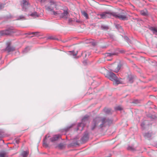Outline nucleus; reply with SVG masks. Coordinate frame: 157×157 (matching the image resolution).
I'll return each mask as SVG.
<instances>
[{
	"mask_svg": "<svg viewBox=\"0 0 157 157\" xmlns=\"http://www.w3.org/2000/svg\"><path fill=\"white\" fill-rule=\"evenodd\" d=\"M107 14L112 16L115 18H118L121 21L127 20L128 19L127 13L126 11L123 10H121L120 12L119 13H117L115 12H104L100 14V15L101 18L104 19L108 17Z\"/></svg>",
	"mask_w": 157,
	"mask_h": 157,
	"instance_id": "obj_1",
	"label": "nucleus"
},
{
	"mask_svg": "<svg viewBox=\"0 0 157 157\" xmlns=\"http://www.w3.org/2000/svg\"><path fill=\"white\" fill-rule=\"evenodd\" d=\"M100 121H101V123L99 127L101 128H102L106 127L107 125H109L111 124L112 120L106 117H96L93 120L91 127V130H94Z\"/></svg>",
	"mask_w": 157,
	"mask_h": 157,
	"instance_id": "obj_2",
	"label": "nucleus"
},
{
	"mask_svg": "<svg viewBox=\"0 0 157 157\" xmlns=\"http://www.w3.org/2000/svg\"><path fill=\"white\" fill-rule=\"evenodd\" d=\"M88 116H85L82 119V122L81 123H79L77 125V130H80L82 131L84 127L87 122H88Z\"/></svg>",
	"mask_w": 157,
	"mask_h": 157,
	"instance_id": "obj_3",
	"label": "nucleus"
},
{
	"mask_svg": "<svg viewBox=\"0 0 157 157\" xmlns=\"http://www.w3.org/2000/svg\"><path fill=\"white\" fill-rule=\"evenodd\" d=\"M107 77L110 80L114 82L115 84L117 85L121 83L120 80V78H118L115 74L112 72H109L108 75Z\"/></svg>",
	"mask_w": 157,
	"mask_h": 157,
	"instance_id": "obj_4",
	"label": "nucleus"
},
{
	"mask_svg": "<svg viewBox=\"0 0 157 157\" xmlns=\"http://www.w3.org/2000/svg\"><path fill=\"white\" fill-rule=\"evenodd\" d=\"M14 32L11 29L2 30L0 31V36L8 35Z\"/></svg>",
	"mask_w": 157,
	"mask_h": 157,
	"instance_id": "obj_5",
	"label": "nucleus"
},
{
	"mask_svg": "<svg viewBox=\"0 0 157 157\" xmlns=\"http://www.w3.org/2000/svg\"><path fill=\"white\" fill-rule=\"evenodd\" d=\"M21 6L22 7V10L26 11L27 8L29 7V3L26 0H23L21 2Z\"/></svg>",
	"mask_w": 157,
	"mask_h": 157,
	"instance_id": "obj_6",
	"label": "nucleus"
},
{
	"mask_svg": "<svg viewBox=\"0 0 157 157\" xmlns=\"http://www.w3.org/2000/svg\"><path fill=\"white\" fill-rule=\"evenodd\" d=\"M89 138V134L87 131H86L84 133V134L82 137L81 139V141L83 143H84L87 141Z\"/></svg>",
	"mask_w": 157,
	"mask_h": 157,
	"instance_id": "obj_7",
	"label": "nucleus"
},
{
	"mask_svg": "<svg viewBox=\"0 0 157 157\" xmlns=\"http://www.w3.org/2000/svg\"><path fill=\"white\" fill-rule=\"evenodd\" d=\"M153 135V133L151 131L145 133L144 135L145 138L148 140L151 139Z\"/></svg>",
	"mask_w": 157,
	"mask_h": 157,
	"instance_id": "obj_8",
	"label": "nucleus"
},
{
	"mask_svg": "<svg viewBox=\"0 0 157 157\" xmlns=\"http://www.w3.org/2000/svg\"><path fill=\"white\" fill-rule=\"evenodd\" d=\"M46 9L48 11H51L52 12V14L54 15L55 16L58 15L59 13L58 11H55L53 10L54 8L53 7H51L50 6H45Z\"/></svg>",
	"mask_w": 157,
	"mask_h": 157,
	"instance_id": "obj_9",
	"label": "nucleus"
},
{
	"mask_svg": "<svg viewBox=\"0 0 157 157\" xmlns=\"http://www.w3.org/2000/svg\"><path fill=\"white\" fill-rule=\"evenodd\" d=\"M50 137V136L48 134H47L45 136L43 140V145L44 147H48V144H47V138H49Z\"/></svg>",
	"mask_w": 157,
	"mask_h": 157,
	"instance_id": "obj_10",
	"label": "nucleus"
},
{
	"mask_svg": "<svg viewBox=\"0 0 157 157\" xmlns=\"http://www.w3.org/2000/svg\"><path fill=\"white\" fill-rule=\"evenodd\" d=\"M61 137V136L60 135H54L50 139V141L53 142L57 140L58 139Z\"/></svg>",
	"mask_w": 157,
	"mask_h": 157,
	"instance_id": "obj_11",
	"label": "nucleus"
},
{
	"mask_svg": "<svg viewBox=\"0 0 157 157\" xmlns=\"http://www.w3.org/2000/svg\"><path fill=\"white\" fill-rule=\"evenodd\" d=\"M15 48L13 47L10 46V45H7L6 48V50L8 52L13 51L15 50Z\"/></svg>",
	"mask_w": 157,
	"mask_h": 157,
	"instance_id": "obj_12",
	"label": "nucleus"
},
{
	"mask_svg": "<svg viewBox=\"0 0 157 157\" xmlns=\"http://www.w3.org/2000/svg\"><path fill=\"white\" fill-rule=\"evenodd\" d=\"M140 14L144 16H147L148 15V11L147 9H144L140 11Z\"/></svg>",
	"mask_w": 157,
	"mask_h": 157,
	"instance_id": "obj_13",
	"label": "nucleus"
},
{
	"mask_svg": "<svg viewBox=\"0 0 157 157\" xmlns=\"http://www.w3.org/2000/svg\"><path fill=\"white\" fill-rule=\"evenodd\" d=\"M68 12L67 11V10H64L63 13H62L60 15V17L65 19H67L68 17Z\"/></svg>",
	"mask_w": 157,
	"mask_h": 157,
	"instance_id": "obj_14",
	"label": "nucleus"
},
{
	"mask_svg": "<svg viewBox=\"0 0 157 157\" xmlns=\"http://www.w3.org/2000/svg\"><path fill=\"white\" fill-rule=\"evenodd\" d=\"M78 53V51H70L68 52V54L71 56H73L74 58H75L77 55Z\"/></svg>",
	"mask_w": 157,
	"mask_h": 157,
	"instance_id": "obj_15",
	"label": "nucleus"
},
{
	"mask_svg": "<svg viewBox=\"0 0 157 157\" xmlns=\"http://www.w3.org/2000/svg\"><path fill=\"white\" fill-rule=\"evenodd\" d=\"M29 154V152L28 151H23L20 155V156L22 157H27Z\"/></svg>",
	"mask_w": 157,
	"mask_h": 157,
	"instance_id": "obj_16",
	"label": "nucleus"
},
{
	"mask_svg": "<svg viewBox=\"0 0 157 157\" xmlns=\"http://www.w3.org/2000/svg\"><path fill=\"white\" fill-rule=\"evenodd\" d=\"M128 82L130 83H132L133 82V76L131 75L128 76Z\"/></svg>",
	"mask_w": 157,
	"mask_h": 157,
	"instance_id": "obj_17",
	"label": "nucleus"
},
{
	"mask_svg": "<svg viewBox=\"0 0 157 157\" xmlns=\"http://www.w3.org/2000/svg\"><path fill=\"white\" fill-rule=\"evenodd\" d=\"M29 16H30L32 17H39V15L37 14V13L36 12H35L33 13H32L31 14H28Z\"/></svg>",
	"mask_w": 157,
	"mask_h": 157,
	"instance_id": "obj_18",
	"label": "nucleus"
},
{
	"mask_svg": "<svg viewBox=\"0 0 157 157\" xmlns=\"http://www.w3.org/2000/svg\"><path fill=\"white\" fill-rule=\"evenodd\" d=\"M150 29L153 32V33L155 34L156 35L157 34V29L153 27H151L150 28Z\"/></svg>",
	"mask_w": 157,
	"mask_h": 157,
	"instance_id": "obj_19",
	"label": "nucleus"
},
{
	"mask_svg": "<svg viewBox=\"0 0 157 157\" xmlns=\"http://www.w3.org/2000/svg\"><path fill=\"white\" fill-rule=\"evenodd\" d=\"M120 68H121V65H120V64H119L117 65V68L114 70H113V71L116 73H117L119 71V70L120 69Z\"/></svg>",
	"mask_w": 157,
	"mask_h": 157,
	"instance_id": "obj_20",
	"label": "nucleus"
},
{
	"mask_svg": "<svg viewBox=\"0 0 157 157\" xmlns=\"http://www.w3.org/2000/svg\"><path fill=\"white\" fill-rule=\"evenodd\" d=\"M30 50V48L29 47H26L23 51V53H27Z\"/></svg>",
	"mask_w": 157,
	"mask_h": 157,
	"instance_id": "obj_21",
	"label": "nucleus"
},
{
	"mask_svg": "<svg viewBox=\"0 0 157 157\" xmlns=\"http://www.w3.org/2000/svg\"><path fill=\"white\" fill-rule=\"evenodd\" d=\"M64 145L62 143H60L58 145V147L60 149H62L64 147Z\"/></svg>",
	"mask_w": 157,
	"mask_h": 157,
	"instance_id": "obj_22",
	"label": "nucleus"
},
{
	"mask_svg": "<svg viewBox=\"0 0 157 157\" xmlns=\"http://www.w3.org/2000/svg\"><path fill=\"white\" fill-rule=\"evenodd\" d=\"M82 13L86 19L88 18V15L87 13L85 11H82L81 12Z\"/></svg>",
	"mask_w": 157,
	"mask_h": 157,
	"instance_id": "obj_23",
	"label": "nucleus"
},
{
	"mask_svg": "<svg viewBox=\"0 0 157 157\" xmlns=\"http://www.w3.org/2000/svg\"><path fill=\"white\" fill-rule=\"evenodd\" d=\"M127 149L128 150L133 151L135 150V148L133 147V146H129L127 147Z\"/></svg>",
	"mask_w": 157,
	"mask_h": 157,
	"instance_id": "obj_24",
	"label": "nucleus"
},
{
	"mask_svg": "<svg viewBox=\"0 0 157 157\" xmlns=\"http://www.w3.org/2000/svg\"><path fill=\"white\" fill-rule=\"evenodd\" d=\"M104 112L106 114L109 113L111 112V109H110L105 108L104 109Z\"/></svg>",
	"mask_w": 157,
	"mask_h": 157,
	"instance_id": "obj_25",
	"label": "nucleus"
},
{
	"mask_svg": "<svg viewBox=\"0 0 157 157\" xmlns=\"http://www.w3.org/2000/svg\"><path fill=\"white\" fill-rule=\"evenodd\" d=\"M124 39L128 43V44H130L131 43V41L127 36H124Z\"/></svg>",
	"mask_w": 157,
	"mask_h": 157,
	"instance_id": "obj_26",
	"label": "nucleus"
},
{
	"mask_svg": "<svg viewBox=\"0 0 157 157\" xmlns=\"http://www.w3.org/2000/svg\"><path fill=\"white\" fill-rule=\"evenodd\" d=\"M25 19V16L21 15L18 17L17 18V20H23Z\"/></svg>",
	"mask_w": 157,
	"mask_h": 157,
	"instance_id": "obj_27",
	"label": "nucleus"
},
{
	"mask_svg": "<svg viewBox=\"0 0 157 157\" xmlns=\"http://www.w3.org/2000/svg\"><path fill=\"white\" fill-rule=\"evenodd\" d=\"M50 4L51 6L53 5L55 6H56L55 2L53 0H51L50 1Z\"/></svg>",
	"mask_w": 157,
	"mask_h": 157,
	"instance_id": "obj_28",
	"label": "nucleus"
},
{
	"mask_svg": "<svg viewBox=\"0 0 157 157\" xmlns=\"http://www.w3.org/2000/svg\"><path fill=\"white\" fill-rule=\"evenodd\" d=\"M115 55V54L113 53H107L105 54L106 56H111Z\"/></svg>",
	"mask_w": 157,
	"mask_h": 157,
	"instance_id": "obj_29",
	"label": "nucleus"
},
{
	"mask_svg": "<svg viewBox=\"0 0 157 157\" xmlns=\"http://www.w3.org/2000/svg\"><path fill=\"white\" fill-rule=\"evenodd\" d=\"M6 154L5 152H2L0 153V157H6Z\"/></svg>",
	"mask_w": 157,
	"mask_h": 157,
	"instance_id": "obj_30",
	"label": "nucleus"
},
{
	"mask_svg": "<svg viewBox=\"0 0 157 157\" xmlns=\"http://www.w3.org/2000/svg\"><path fill=\"white\" fill-rule=\"evenodd\" d=\"M32 33H33V34L34 36H40V33L38 32H33Z\"/></svg>",
	"mask_w": 157,
	"mask_h": 157,
	"instance_id": "obj_31",
	"label": "nucleus"
},
{
	"mask_svg": "<svg viewBox=\"0 0 157 157\" xmlns=\"http://www.w3.org/2000/svg\"><path fill=\"white\" fill-rule=\"evenodd\" d=\"M116 27L118 29L120 30L121 31L122 30V28L121 26L120 25H119L117 24L115 25Z\"/></svg>",
	"mask_w": 157,
	"mask_h": 157,
	"instance_id": "obj_32",
	"label": "nucleus"
},
{
	"mask_svg": "<svg viewBox=\"0 0 157 157\" xmlns=\"http://www.w3.org/2000/svg\"><path fill=\"white\" fill-rule=\"evenodd\" d=\"M146 121H147L145 120L141 123V126L142 128H144L145 124Z\"/></svg>",
	"mask_w": 157,
	"mask_h": 157,
	"instance_id": "obj_33",
	"label": "nucleus"
},
{
	"mask_svg": "<svg viewBox=\"0 0 157 157\" xmlns=\"http://www.w3.org/2000/svg\"><path fill=\"white\" fill-rule=\"evenodd\" d=\"M115 109L116 110H121L122 109V108L120 106H118L115 107Z\"/></svg>",
	"mask_w": 157,
	"mask_h": 157,
	"instance_id": "obj_34",
	"label": "nucleus"
},
{
	"mask_svg": "<svg viewBox=\"0 0 157 157\" xmlns=\"http://www.w3.org/2000/svg\"><path fill=\"white\" fill-rule=\"evenodd\" d=\"M101 27L102 29H108V27L107 26L103 25H101Z\"/></svg>",
	"mask_w": 157,
	"mask_h": 157,
	"instance_id": "obj_35",
	"label": "nucleus"
},
{
	"mask_svg": "<svg viewBox=\"0 0 157 157\" xmlns=\"http://www.w3.org/2000/svg\"><path fill=\"white\" fill-rule=\"evenodd\" d=\"M72 127L71 126H69L68 127H67L66 128L64 129V130L66 132H67L69 130V129L71 128Z\"/></svg>",
	"mask_w": 157,
	"mask_h": 157,
	"instance_id": "obj_36",
	"label": "nucleus"
},
{
	"mask_svg": "<svg viewBox=\"0 0 157 157\" xmlns=\"http://www.w3.org/2000/svg\"><path fill=\"white\" fill-rule=\"evenodd\" d=\"M5 4L0 3V10L3 9L4 7Z\"/></svg>",
	"mask_w": 157,
	"mask_h": 157,
	"instance_id": "obj_37",
	"label": "nucleus"
},
{
	"mask_svg": "<svg viewBox=\"0 0 157 157\" xmlns=\"http://www.w3.org/2000/svg\"><path fill=\"white\" fill-rule=\"evenodd\" d=\"M15 143L17 144H18L19 142V138L16 139L15 140Z\"/></svg>",
	"mask_w": 157,
	"mask_h": 157,
	"instance_id": "obj_38",
	"label": "nucleus"
},
{
	"mask_svg": "<svg viewBox=\"0 0 157 157\" xmlns=\"http://www.w3.org/2000/svg\"><path fill=\"white\" fill-rule=\"evenodd\" d=\"M90 42L91 43L92 45L93 46H95L96 45V43L94 42L90 41Z\"/></svg>",
	"mask_w": 157,
	"mask_h": 157,
	"instance_id": "obj_39",
	"label": "nucleus"
},
{
	"mask_svg": "<svg viewBox=\"0 0 157 157\" xmlns=\"http://www.w3.org/2000/svg\"><path fill=\"white\" fill-rule=\"evenodd\" d=\"M72 19L69 18L68 19V22H69V23H71L72 22Z\"/></svg>",
	"mask_w": 157,
	"mask_h": 157,
	"instance_id": "obj_40",
	"label": "nucleus"
},
{
	"mask_svg": "<svg viewBox=\"0 0 157 157\" xmlns=\"http://www.w3.org/2000/svg\"><path fill=\"white\" fill-rule=\"evenodd\" d=\"M48 38V39H54V38H53L52 36H49Z\"/></svg>",
	"mask_w": 157,
	"mask_h": 157,
	"instance_id": "obj_41",
	"label": "nucleus"
},
{
	"mask_svg": "<svg viewBox=\"0 0 157 157\" xmlns=\"http://www.w3.org/2000/svg\"><path fill=\"white\" fill-rule=\"evenodd\" d=\"M33 32H31V33H28L27 34L28 35H31V34H33V33H32Z\"/></svg>",
	"mask_w": 157,
	"mask_h": 157,
	"instance_id": "obj_42",
	"label": "nucleus"
},
{
	"mask_svg": "<svg viewBox=\"0 0 157 157\" xmlns=\"http://www.w3.org/2000/svg\"><path fill=\"white\" fill-rule=\"evenodd\" d=\"M2 141H3V142L4 143V141L3 140H2Z\"/></svg>",
	"mask_w": 157,
	"mask_h": 157,
	"instance_id": "obj_43",
	"label": "nucleus"
}]
</instances>
